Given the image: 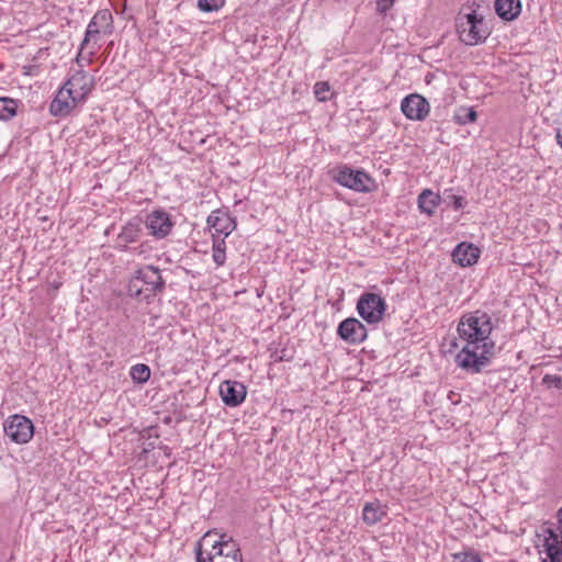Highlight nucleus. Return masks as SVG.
Segmentation results:
<instances>
[{
    "label": "nucleus",
    "mask_w": 562,
    "mask_h": 562,
    "mask_svg": "<svg viewBox=\"0 0 562 562\" xmlns=\"http://www.w3.org/2000/svg\"><path fill=\"white\" fill-rule=\"evenodd\" d=\"M546 558L542 562H562V536L555 530L548 528L544 530V539L542 544Z\"/></svg>",
    "instance_id": "15"
},
{
    "label": "nucleus",
    "mask_w": 562,
    "mask_h": 562,
    "mask_svg": "<svg viewBox=\"0 0 562 562\" xmlns=\"http://www.w3.org/2000/svg\"><path fill=\"white\" fill-rule=\"evenodd\" d=\"M224 4V0H198V7L203 12L217 11Z\"/></svg>",
    "instance_id": "28"
},
{
    "label": "nucleus",
    "mask_w": 562,
    "mask_h": 562,
    "mask_svg": "<svg viewBox=\"0 0 562 562\" xmlns=\"http://www.w3.org/2000/svg\"><path fill=\"white\" fill-rule=\"evenodd\" d=\"M557 143L562 148V126L557 128Z\"/></svg>",
    "instance_id": "32"
},
{
    "label": "nucleus",
    "mask_w": 562,
    "mask_h": 562,
    "mask_svg": "<svg viewBox=\"0 0 562 562\" xmlns=\"http://www.w3.org/2000/svg\"><path fill=\"white\" fill-rule=\"evenodd\" d=\"M494 327L492 316L483 310L468 312L460 317L457 333L463 346L454 359L460 369L477 374L491 364L496 355V344L492 339Z\"/></svg>",
    "instance_id": "1"
},
{
    "label": "nucleus",
    "mask_w": 562,
    "mask_h": 562,
    "mask_svg": "<svg viewBox=\"0 0 562 562\" xmlns=\"http://www.w3.org/2000/svg\"><path fill=\"white\" fill-rule=\"evenodd\" d=\"M330 86L327 81H318L314 85V94L315 98L321 102H326L330 100L331 94Z\"/></svg>",
    "instance_id": "27"
},
{
    "label": "nucleus",
    "mask_w": 562,
    "mask_h": 562,
    "mask_svg": "<svg viewBox=\"0 0 562 562\" xmlns=\"http://www.w3.org/2000/svg\"><path fill=\"white\" fill-rule=\"evenodd\" d=\"M542 384L547 387H554L557 390L562 389V378L558 374H546L542 378Z\"/></svg>",
    "instance_id": "29"
},
{
    "label": "nucleus",
    "mask_w": 562,
    "mask_h": 562,
    "mask_svg": "<svg viewBox=\"0 0 562 562\" xmlns=\"http://www.w3.org/2000/svg\"><path fill=\"white\" fill-rule=\"evenodd\" d=\"M196 562H243L239 544L228 535L206 532L194 547Z\"/></svg>",
    "instance_id": "2"
},
{
    "label": "nucleus",
    "mask_w": 562,
    "mask_h": 562,
    "mask_svg": "<svg viewBox=\"0 0 562 562\" xmlns=\"http://www.w3.org/2000/svg\"><path fill=\"white\" fill-rule=\"evenodd\" d=\"M386 516V510L380 504L379 501L367 503L362 509V519L369 525L373 526Z\"/></svg>",
    "instance_id": "21"
},
{
    "label": "nucleus",
    "mask_w": 562,
    "mask_h": 562,
    "mask_svg": "<svg viewBox=\"0 0 562 562\" xmlns=\"http://www.w3.org/2000/svg\"><path fill=\"white\" fill-rule=\"evenodd\" d=\"M477 113L473 108L460 106L457 109L453 120L459 125H465L476 120Z\"/></svg>",
    "instance_id": "24"
},
{
    "label": "nucleus",
    "mask_w": 562,
    "mask_h": 562,
    "mask_svg": "<svg viewBox=\"0 0 562 562\" xmlns=\"http://www.w3.org/2000/svg\"><path fill=\"white\" fill-rule=\"evenodd\" d=\"M395 0H378L376 11L381 14H385L387 10L394 4Z\"/></svg>",
    "instance_id": "31"
},
{
    "label": "nucleus",
    "mask_w": 562,
    "mask_h": 562,
    "mask_svg": "<svg viewBox=\"0 0 562 562\" xmlns=\"http://www.w3.org/2000/svg\"><path fill=\"white\" fill-rule=\"evenodd\" d=\"M165 289V281L159 269L154 266L139 268L131 278L127 294L138 301L149 302L157 293Z\"/></svg>",
    "instance_id": "3"
},
{
    "label": "nucleus",
    "mask_w": 562,
    "mask_h": 562,
    "mask_svg": "<svg viewBox=\"0 0 562 562\" xmlns=\"http://www.w3.org/2000/svg\"><path fill=\"white\" fill-rule=\"evenodd\" d=\"M453 562H483L479 554L473 552H460L453 554Z\"/></svg>",
    "instance_id": "30"
},
{
    "label": "nucleus",
    "mask_w": 562,
    "mask_h": 562,
    "mask_svg": "<svg viewBox=\"0 0 562 562\" xmlns=\"http://www.w3.org/2000/svg\"><path fill=\"white\" fill-rule=\"evenodd\" d=\"M130 375L135 383L143 384L150 378V369L147 364L137 363L130 370Z\"/></svg>",
    "instance_id": "25"
},
{
    "label": "nucleus",
    "mask_w": 562,
    "mask_h": 562,
    "mask_svg": "<svg viewBox=\"0 0 562 562\" xmlns=\"http://www.w3.org/2000/svg\"><path fill=\"white\" fill-rule=\"evenodd\" d=\"M142 233L140 222L138 220L127 222L121 229L116 238V247L125 250L128 244L136 243Z\"/></svg>",
    "instance_id": "18"
},
{
    "label": "nucleus",
    "mask_w": 562,
    "mask_h": 562,
    "mask_svg": "<svg viewBox=\"0 0 562 562\" xmlns=\"http://www.w3.org/2000/svg\"><path fill=\"white\" fill-rule=\"evenodd\" d=\"M3 432L12 442L23 445L33 438L34 425L30 418L14 414L4 420Z\"/></svg>",
    "instance_id": "8"
},
{
    "label": "nucleus",
    "mask_w": 562,
    "mask_h": 562,
    "mask_svg": "<svg viewBox=\"0 0 562 562\" xmlns=\"http://www.w3.org/2000/svg\"><path fill=\"white\" fill-rule=\"evenodd\" d=\"M480 254V249L473 244L460 243L452 251V259L461 267H470L476 263Z\"/></svg>",
    "instance_id": "17"
},
{
    "label": "nucleus",
    "mask_w": 562,
    "mask_h": 562,
    "mask_svg": "<svg viewBox=\"0 0 562 562\" xmlns=\"http://www.w3.org/2000/svg\"><path fill=\"white\" fill-rule=\"evenodd\" d=\"M496 14L504 21H514L521 13L520 0H495Z\"/></svg>",
    "instance_id": "19"
},
{
    "label": "nucleus",
    "mask_w": 562,
    "mask_h": 562,
    "mask_svg": "<svg viewBox=\"0 0 562 562\" xmlns=\"http://www.w3.org/2000/svg\"><path fill=\"white\" fill-rule=\"evenodd\" d=\"M212 258L216 267H222L226 261V243L225 238L215 235L212 237Z\"/></svg>",
    "instance_id": "22"
},
{
    "label": "nucleus",
    "mask_w": 562,
    "mask_h": 562,
    "mask_svg": "<svg viewBox=\"0 0 562 562\" xmlns=\"http://www.w3.org/2000/svg\"><path fill=\"white\" fill-rule=\"evenodd\" d=\"M333 179L340 186L357 192L368 193L376 188L375 181L366 171L347 166L337 169Z\"/></svg>",
    "instance_id": "5"
},
{
    "label": "nucleus",
    "mask_w": 562,
    "mask_h": 562,
    "mask_svg": "<svg viewBox=\"0 0 562 562\" xmlns=\"http://www.w3.org/2000/svg\"><path fill=\"white\" fill-rule=\"evenodd\" d=\"M19 101L8 97L0 98V120L9 121L16 115Z\"/></svg>",
    "instance_id": "23"
},
{
    "label": "nucleus",
    "mask_w": 562,
    "mask_h": 562,
    "mask_svg": "<svg viewBox=\"0 0 562 562\" xmlns=\"http://www.w3.org/2000/svg\"><path fill=\"white\" fill-rule=\"evenodd\" d=\"M385 300L378 293L364 292L357 302V312L368 324H378L383 319L386 311Z\"/></svg>",
    "instance_id": "6"
},
{
    "label": "nucleus",
    "mask_w": 562,
    "mask_h": 562,
    "mask_svg": "<svg viewBox=\"0 0 562 562\" xmlns=\"http://www.w3.org/2000/svg\"><path fill=\"white\" fill-rule=\"evenodd\" d=\"M443 201L448 204V206H452L456 211L463 209L468 204V201L463 195L453 193L452 188L445 189Z\"/></svg>",
    "instance_id": "26"
},
{
    "label": "nucleus",
    "mask_w": 562,
    "mask_h": 562,
    "mask_svg": "<svg viewBox=\"0 0 562 562\" xmlns=\"http://www.w3.org/2000/svg\"><path fill=\"white\" fill-rule=\"evenodd\" d=\"M220 395L226 406L237 407L244 403L247 389L241 382L225 380L220 385Z\"/></svg>",
    "instance_id": "14"
},
{
    "label": "nucleus",
    "mask_w": 562,
    "mask_h": 562,
    "mask_svg": "<svg viewBox=\"0 0 562 562\" xmlns=\"http://www.w3.org/2000/svg\"><path fill=\"white\" fill-rule=\"evenodd\" d=\"M474 5L479 8L476 3L469 7L470 12H464L463 8L456 19V30L459 38L469 46L484 43L491 34L487 23L482 15L476 13V10L473 9Z\"/></svg>",
    "instance_id": "4"
},
{
    "label": "nucleus",
    "mask_w": 562,
    "mask_h": 562,
    "mask_svg": "<svg viewBox=\"0 0 562 562\" xmlns=\"http://www.w3.org/2000/svg\"><path fill=\"white\" fill-rule=\"evenodd\" d=\"M440 201V195L434 193L430 189L423 190L417 198L418 209L422 213L427 215H432L435 213Z\"/></svg>",
    "instance_id": "20"
},
{
    "label": "nucleus",
    "mask_w": 562,
    "mask_h": 562,
    "mask_svg": "<svg viewBox=\"0 0 562 562\" xmlns=\"http://www.w3.org/2000/svg\"><path fill=\"white\" fill-rule=\"evenodd\" d=\"M79 103L82 102L79 101L74 91L63 85L49 104V113L56 117H65L69 115Z\"/></svg>",
    "instance_id": "9"
},
{
    "label": "nucleus",
    "mask_w": 562,
    "mask_h": 562,
    "mask_svg": "<svg viewBox=\"0 0 562 562\" xmlns=\"http://www.w3.org/2000/svg\"><path fill=\"white\" fill-rule=\"evenodd\" d=\"M207 226L213 229L212 237L218 235L222 238L228 237L236 228L237 223L227 211L214 210L206 218Z\"/></svg>",
    "instance_id": "11"
},
{
    "label": "nucleus",
    "mask_w": 562,
    "mask_h": 562,
    "mask_svg": "<svg viewBox=\"0 0 562 562\" xmlns=\"http://www.w3.org/2000/svg\"><path fill=\"white\" fill-rule=\"evenodd\" d=\"M113 30L114 25L111 11L109 9H101L97 11L87 26L85 37L80 45V52L76 57V61L80 64L81 52L86 46L90 44L91 40H95L97 36L101 33L110 35L113 33Z\"/></svg>",
    "instance_id": "7"
},
{
    "label": "nucleus",
    "mask_w": 562,
    "mask_h": 562,
    "mask_svg": "<svg viewBox=\"0 0 562 562\" xmlns=\"http://www.w3.org/2000/svg\"><path fill=\"white\" fill-rule=\"evenodd\" d=\"M337 335L349 345H359L367 339L368 330L359 319L348 317L339 323Z\"/></svg>",
    "instance_id": "10"
},
{
    "label": "nucleus",
    "mask_w": 562,
    "mask_h": 562,
    "mask_svg": "<svg viewBox=\"0 0 562 562\" xmlns=\"http://www.w3.org/2000/svg\"><path fill=\"white\" fill-rule=\"evenodd\" d=\"M401 110L408 120L423 121L428 116L430 106L424 97L412 93L402 100Z\"/></svg>",
    "instance_id": "12"
},
{
    "label": "nucleus",
    "mask_w": 562,
    "mask_h": 562,
    "mask_svg": "<svg viewBox=\"0 0 562 562\" xmlns=\"http://www.w3.org/2000/svg\"><path fill=\"white\" fill-rule=\"evenodd\" d=\"M145 224L149 233L158 239L168 236L173 227L170 214L164 210L151 211Z\"/></svg>",
    "instance_id": "13"
},
{
    "label": "nucleus",
    "mask_w": 562,
    "mask_h": 562,
    "mask_svg": "<svg viewBox=\"0 0 562 562\" xmlns=\"http://www.w3.org/2000/svg\"><path fill=\"white\" fill-rule=\"evenodd\" d=\"M67 89H71L79 101L85 102L93 88V78L80 69L64 82Z\"/></svg>",
    "instance_id": "16"
}]
</instances>
